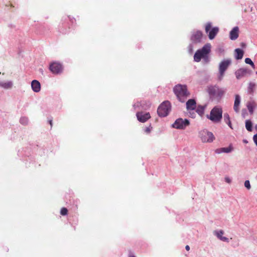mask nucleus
<instances>
[{"label": "nucleus", "instance_id": "obj_42", "mask_svg": "<svg viewBox=\"0 0 257 257\" xmlns=\"http://www.w3.org/2000/svg\"><path fill=\"white\" fill-rule=\"evenodd\" d=\"M241 47H245L246 46V45H245V43H242L241 44Z\"/></svg>", "mask_w": 257, "mask_h": 257}, {"label": "nucleus", "instance_id": "obj_26", "mask_svg": "<svg viewBox=\"0 0 257 257\" xmlns=\"http://www.w3.org/2000/svg\"><path fill=\"white\" fill-rule=\"evenodd\" d=\"M224 93L225 91L224 90H223L222 89H220L218 87V90L217 91L216 98L220 99L224 95Z\"/></svg>", "mask_w": 257, "mask_h": 257}, {"label": "nucleus", "instance_id": "obj_25", "mask_svg": "<svg viewBox=\"0 0 257 257\" xmlns=\"http://www.w3.org/2000/svg\"><path fill=\"white\" fill-rule=\"evenodd\" d=\"M255 87V84L252 82H249L248 86V92L249 94H252Z\"/></svg>", "mask_w": 257, "mask_h": 257}, {"label": "nucleus", "instance_id": "obj_34", "mask_svg": "<svg viewBox=\"0 0 257 257\" xmlns=\"http://www.w3.org/2000/svg\"><path fill=\"white\" fill-rule=\"evenodd\" d=\"M152 129V127L150 125L149 127H147L145 129V132L147 134H149L151 132Z\"/></svg>", "mask_w": 257, "mask_h": 257}, {"label": "nucleus", "instance_id": "obj_38", "mask_svg": "<svg viewBox=\"0 0 257 257\" xmlns=\"http://www.w3.org/2000/svg\"><path fill=\"white\" fill-rule=\"evenodd\" d=\"M228 125V126L231 128V129H232V124H231V121L230 120L229 121H228L227 122H225Z\"/></svg>", "mask_w": 257, "mask_h": 257}, {"label": "nucleus", "instance_id": "obj_45", "mask_svg": "<svg viewBox=\"0 0 257 257\" xmlns=\"http://www.w3.org/2000/svg\"><path fill=\"white\" fill-rule=\"evenodd\" d=\"M40 71L42 72H43V70L42 69H40Z\"/></svg>", "mask_w": 257, "mask_h": 257}, {"label": "nucleus", "instance_id": "obj_21", "mask_svg": "<svg viewBox=\"0 0 257 257\" xmlns=\"http://www.w3.org/2000/svg\"><path fill=\"white\" fill-rule=\"evenodd\" d=\"M235 58L237 60L241 59L243 57L244 52L242 50L239 48H237L235 50Z\"/></svg>", "mask_w": 257, "mask_h": 257}, {"label": "nucleus", "instance_id": "obj_19", "mask_svg": "<svg viewBox=\"0 0 257 257\" xmlns=\"http://www.w3.org/2000/svg\"><path fill=\"white\" fill-rule=\"evenodd\" d=\"M32 90L35 92H38L41 90L40 83L37 80H34L31 82Z\"/></svg>", "mask_w": 257, "mask_h": 257}, {"label": "nucleus", "instance_id": "obj_36", "mask_svg": "<svg viewBox=\"0 0 257 257\" xmlns=\"http://www.w3.org/2000/svg\"><path fill=\"white\" fill-rule=\"evenodd\" d=\"M253 140L254 143L255 144V145L257 146V134L253 136Z\"/></svg>", "mask_w": 257, "mask_h": 257}, {"label": "nucleus", "instance_id": "obj_9", "mask_svg": "<svg viewBox=\"0 0 257 257\" xmlns=\"http://www.w3.org/2000/svg\"><path fill=\"white\" fill-rule=\"evenodd\" d=\"M203 34L201 31H193L191 33L190 40L193 44H198L202 42Z\"/></svg>", "mask_w": 257, "mask_h": 257}, {"label": "nucleus", "instance_id": "obj_33", "mask_svg": "<svg viewBox=\"0 0 257 257\" xmlns=\"http://www.w3.org/2000/svg\"><path fill=\"white\" fill-rule=\"evenodd\" d=\"M193 43H191L189 45L188 47V52L189 53H192L193 51Z\"/></svg>", "mask_w": 257, "mask_h": 257}, {"label": "nucleus", "instance_id": "obj_37", "mask_svg": "<svg viewBox=\"0 0 257 257\" xmlns=\"http://www.w3.org/2000/svg\"><path fill=\"white\" fill-rule=\"evenodd\" d=\"M225 181L227 183H230L231 182V180L228 177H225Z\"/></svg>", "mask_w": 257, "mask_h": 257}, {"label": "nucleus", "instance_id": "obj_14", "mask_svg": "<svg viewBox=\"0 0 257 257\" xmlns=\"http://www.w3.org/2000/svg\"><path fill=\"white\" fill-rule=\"evenodd\" d=\"M233 150V148L231 144L229 145L228 147L221 148L215 150V152L216 154H221L222 153H229Z\"/></svg>", "mask_w": 257, "mask_h": 257}, {"label": "nucleus", "instance_id": "obj_46", "mask_svg": "<svg viewBox=\"0 0 257 257\" xmlns=\"http://www.w3.org/2000/svg\"><path fill=\"white\" fill-rule=\"evenodd\" d=\"M255 129H256V130H257V125H256L255 126Z\"/></svg>", "mask_w": 257, "mask_h": 257}, {"label": "nucleus", "instance_id": "obj_5", "mask_svg": "<svg viewBox=\"0 0 257 257\" xmlns=\"http://www.w3.org/2000/svg\"><path fill=\"white\" fill-rule=\"evenodd\" d=\"M231 61L230 59H225L222 61L219 65V76L218 79L221 80L222 79L225 72L229 66L231 64Z\"/></svg>", "mask_w": 257, "mask_h": 257}, {"label": "nucleus", "instance_id": "obj_2", "mask_svg": "<svg viewBox=\"0 0 257 257\" xmlns=\"http://www.w3.org/2000/svg\"><path fill=\"white\" fill-rule=\"evenodd\" d=\"M173 91L178 100L181 102H185L187 97L189 95L186 85L178 84L174 87Z\"/></svg>", "mask_w": 257, "mask_h": 257}, {"label": "nucleus", "instance_id": "obj_24", "mask_svg": "<svg viewBox=\"0 0 257 257\" xmlns=\"http://www.w3.org/2000/svg\"><path fill=\"white\" fill-rule=\"evenodd\" d=\"M204 109L205 106L199 105L196 109V111L198 113V114L202 115L204 114Z\"/></svg>", "mask_w": 257, "mask_h": 257}, {"label": "nucleus", "instance_id": "obj_44", "mask_svg": "<svg viewBox=\"0 0 257 257\" xmlns=\"http://www.w3.org/2000/svg\"><path fill=\"white\" fill-rule=\"evenodd\" d=\"M195 115V114L194 113H193L192 114H191V116L192 117H194Z\"/></svg>", "mask_w": 257, "mask_h": 257}, {"label": "nucleus", "instance_id": "obj_13", "mask_svg": "<svg viewBox=\"0 0 257 257\" xmlns=\"http://www.w3.org/2000/svg\"><path fill=\"white\" fill-rule=\"evenodd\" d=\"M218 88L215 86H210L208 87L207 92L211 99L216 98Z\"/></svg>", "mask_w": 257, "mask_h": 257}, {"label": "nucleus", "instance_id": "obj_15", "mask_svg": "<svg viewBox=\"0 0 257 257\" xmlns=\"http://www.w3.org/2000/svg\"><path fill=\"white\" fill-rule=\"evenodd\" d=\"M213 233L220 240L227 242H229V239L228 238L225 236H222V235L224 233V231L222 230H215L213 232Z\"/></svg>", "mask_w": 257, "mask_h": 257}, {"label": "nucleus", "instance_id": "obj_4", "mask_svg": "<svg viewBox=\"0 0 257 257\" xmlns=\"http://www.w3.org/2000/svg\"><path fill=\"white\" fill-rule=\"evenodd\" d=\"M207 117L214 122L220 121L222 118V110L220 107L215 106L210 111L209 116Z\"/></svg>", "mask_w": 257, "mask_h": 257}, {"label": "nucleus", "instance_id": "obj_35", "mask_svg": "<svg viewBox=\"0 0 257 257\" xmlns=\"http://www.w3.org/2000/svg\"><path fill=\"white\" fill-rule=\"evenodd\" d=\"M246 114H247L246 110L245 109H243L242 110V112H241L242 117L243 118H245Z\"/></svg>", "mask_w": 257, "mask_h": 257}, {"label": "nucleus", "instance_id": "obj_20", "mask_svg": "<svg viewBox=\"0 0 257 257\" xmlns=\"http://www.w3.org/2000/svg\"><path fill=\"white\" fill-rule=\"evenodd\" d=\"M256 106V104L255 101H251L247 102L246 107L250 113V114H252L253 113L254 109Z\"/></svg>", "mask_w": 257, "mask_h": 257}, {"label": "nucleus", "instance_id": "obj_40", "mask_svg": "<svg viewBox=\"0 0 257 257\" xmlns=\"http://www.w3.org/2000/svg\"><path fill=\"white\" fill-rule=\"evenodd\" d=\"M128 257H136L135 255H134L133 253L132 252H130L129 253V255H128Z\"/></svg>", "mask_w": 257, "mask_h": 257}, {"label": "nucleus", "instance_id": "obj_1", "mask_svg": "<svg viewBox=\"0 0 257 257\" xmlns=\"http://www.w3.org/2000/svg\"><path fill=\"white\" fill-rule=\"evenodd\" d=\"M211 47L210 43H207L201 49L197 50L194 55V61L199 62L202 59V62L204 64L209 63L210 61L209 55L211 52Z\"/></svg>", "mask_w": 257, "mask_h": 257}, {"label": "nucleus", "instance_id": "obj_11", "mask_svg": "<svg viewBox=\"0 0 257 257\" xmlns=\"http://www.w3.org/2000/svg\"><path fill=\"white\" fill-rule=\"evenodd\" d=\"M251 73V71L250 70L245 68H240L235 72L236 77L237 79H241L242 77L245 76L247 74L250 75Z\"/></svg>", "mask_w": 257, "mask_h": 257}, {"label": "nucleus", "instance_id": "obj_23", "mask_svg": "<svg viewBox=\"0 0 257 257\" xmlns=\"http://www.w3.org/2000/svg\"><path fill=\"white\" fill-rule=\"evenodd\" d=\"M245 128L248 132H251L252 131V122L249 119L245 120Z\"/></svg>", "mask_w": 257, "mask_h": 257}, {"label": "nucleus", "instance_id": "obj_29", "mask_svg": "<svg viewBox=\"0 0 257 257\" xmlns=\"http://www.w3.org/2000/svg\"><path fill=\"white\" fill-rule=\"evenodd\" d=\"M223 119L225 122H226L230 120L229 115L227 113H224Z\"/></svg>", "mask_w": 257, "mask_h": 257}, {"label": "nucleus", "instance_id": "obj_18", "mask_svg": "<svg viewBox=\"0 0 257 257\" xmlns=\"http://www.w3.org/2000/svg\"><path fill=\"white\" fill-rule=\"evenodd\" d=\"M196 107V102L194 99H190L186 102V108L187 110H193Z\"/></svg>", "mask_w": 257, "mask_h": 257}, {"label": "nucleus", "instance_id": "obj_8", "mask_svg": "<svg viewBox=\"0 0 257 257\" xmlns=\"http://www.w3.org/2000/svg\"><path fill=\"white\" fill-rule=\"evenodd\" d=\"M211 28V23L208 22L205 27V32L209 33L208 37L210 40L213 39L219 32V28L217 27Z\"/></svg>", "mask_w": 257, "mask_h": 257}, {"label": "nucleus", "instance_id": "obj_12", "mask_svg": "<svg viewBox=\"0 0 257 257\" xmlns=\"http://www.w3.org/2000/svg\"><path fill=\"white\" fill-rule=\"evenodd\" d=\"M138 120L141 122L147 121L151 117L149 112H138L136 114Z\"/></svg>", "mask_w": 257, "mask_h": 257}, {"label": "nucleus", "instance_id": "obj_7", "mask_svg": "<svg viewBox=\"0 0 257 257\" xmlns=\"http://www.w3.org/2000/svg\"><path fill=\"white\" fill-rule=\"evenodd\" d=\"M189 124L190 122L188 119L179 118L175 120L172 124V127L176 129L184 130Z\"/></svg>", "mask_w": 257, "mask_h": 257}, {"label": "nucleus", "instance_id": "obj_41", "mask_svg": "<svg viewBox=\"0 0 257 257\" xmlns=\"http://www.w3.org/2000/svg\"><path fill=\"white\" fill-rule=\"evenodd\" d=\"M185 249L187 250H188V251L189 250H190V246L188 245H186Z\"/></svg>", "mask_w": 257, "mask_h": 257}, {"label": "nucleus", "instance_id": "obj_17", "mask_svg": "<svg viewBox=\"0 0 257 257\" xmlns=\"http://www.w3.org/2000/svg\"><path fill=\"white\" fill-rule=\"evenodd\" d=\"M240 96L238 94H236L235 95V100L234 102L233 109L234 111L236 113H238L239 111V105L240 103Z\"/></svg>", "mask_w": 257, "mask_h": 257}, {"label": "nucleus", "instance_id": "obj_6", "mask_svg": "<svg viewBox=\"0 0 257 257\" xmlns=\"http://www.w3.org/2000/svg\"><path fill=\"white\" fill-rule=\"evenodd\" d=\"M199 136L203 143H211L215 140L213 134L205 130L200 131Z\"/></svg>", "mask_w": 257, "mask_h": 257}, {"label": "nucleus", "instance_id": "obj_28", "mask_svg": "<svg viewBox=\"0 0 257 257\" xmlns=\"http://www.w3.org/2000/svg\"><path fill=\"white\" fill-rule=\"evenodd\" d=\"M245 62L247 64L250 65L253 68H254V64L250 58H245Z\"/></svg>", "mask_w": 257, "mask_h": 257}, {"label": "nucleus", "instance_id": "obj_10", "mask_svg": "<svg viewBox=\"0 0 257 257\" xmlns=\"http://www.w3.org/2000/svg\"><path fill=\"white\" fill-rule=\"evenodd\" d=\"M49 69L53 74H57L62 72L63 67L60 63L53 62L50 65Z\"/></svg>", "mask_w": 257, "mask_h": 257}, {"label": "nucleus", "instance_id": "obj_47", "mask_svg": "<svg viewBox=\"0 0 257 257\" xmlns=\"http://www.w3.org/2000/svg\"><path fill=\"white\" fill-rule=\"evenodd\" d=\"M256 74H257V71L255 72Z\"/></svg>", "mask_w": 257, "mask_h": 257}, {"label": "nucleus", "instance_id": "obj_30", "mask_svg": "<svg viewBox=\"0 0 257 257\" xmlns=\"http://www.w3.org/2000/svg\"><path fill=\"white\" fill-rule=\"evenodd\" d=\"M224 50L223 47H219L216 49V52L218 53L219 54H222L224 53Z\"/></svg>", "mask_w": 257, "mask_h": 257}, {"label": "nucleus", "instance_id": "obj_16", "mask_svg": "<svg viewBox=\"0 0 257 257\" xmlns=\"http://www.w3.org/2000/svg\"><path fill=\"white\" fill-rule=\"evenodd\" d=\"M239 28L238 27H234L229 33V38L231 40H235L238 37Z\"/></svg>", "mask_w": 257, "mask_h": 257}, {"label": "nucleus", "instance_id": "obj_22", "mask_svg": "<svg viewBox=\"0 0 257 257\" xmlns=\"http://www.w3.org/2000/svg\"><path fill=\"white\" fill-rule=\"evenodd\" d=\"M13 86V83L12 81H8L6 82H0V86L5 89H10Z\"/></svg>", "mask_w": 257, "mask_h": 257}, {"label": "nucleus", "instance_id": "obj_43", "mask_svg": "<svg viewBox=\"0 0 257 257\" xmlns=\"http://www.w3.org/2000/svg\"><path fill=\"white\" fill-rule=\"evenodd\" d=\"M49 123L51 125V126L52 127V120H49Z\"/></svg>", "mask_w": 257, "mask_h": 257}, {"label": "nucleus", "instance_id": "obj_39", "mask_svg": "<svg viewBox=\"0 0 257 257\" xmlns=\"http://www.w3.org/2000/svg\"><path fill=\"white\" fill-rule=\"evenodd\" d=\"M140 105V103L139 102L137 103H135L133 105V107L135 109H136L137 107H139Z\"/></svg>", "mask_w": 257, "mask_h": 257}, {"label": "nucleus", "instance_id": "obj_32", "mask_svg": "<svg viewBox=\"0 0 257 257\" xmlns=\"http://www.w3.org/2000/svg\"><path fill=\"white\" fill-rule=\"evenodd\" d=\"M244 186L248 189H250L251 188L250 182L249 180H246L244 182Z\"/></svg>", "mask_w": 257, "mask_h": 257}, {"label": "nucleus", "instance_id": "obj_3", "mask_svg": "<svg viewBox=\"0 0 257 257\" xmlns=\"http://www.w3.org/2000/svg\"><path fill=\"white\" fill-rule=\"evenodd\" d=\"M171 109V104L170 101H164L159 106L157 113L160 117H166L169 114Z\"/></svg>", "mask_w": 257, "mask_h": 257}, {"label": "nucleus", "instance_id": "obj_27", "mask_svg": "<svg viewBox=\"0 0 257 257\" xmlns=\"http://www.w3.org/2000/svg\"><path fill=\"white\" fill-rule=\"evenodd\" d=\"M28 118L27 117H22L20 119V122L23 125H27L28 123Z\"/></svg>", "mask_w": 257, "mask_h": 257}, {"label": "nucleus", "instance_id": "obj_31", "mask_svg": "<svg viewBox=\"0 0 257 257\" xmlns=\"http://www.w3.org/2000/svg\"><path fill=\"white\" fill-rule=\"evenodd\" d=\"M68 210L66 208H62L61 210L60 213L62 215H66L67 214Z\"/></svg>", "mask_w": 257, "mask_h": 257}]
</instances>
